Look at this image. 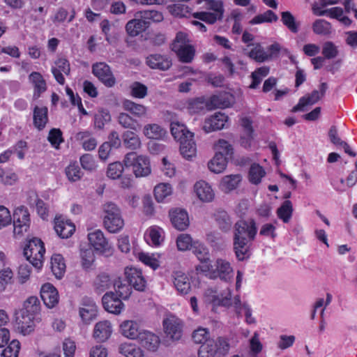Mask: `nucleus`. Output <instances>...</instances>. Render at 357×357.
Returning a JSON list of instances; mask_svg holds the SVG:
<instances>
[{"label": "nucleus", "mask_w": 357, "mask_h": 357, "mask_svg": "<svg viewBox=\"0 0 357 357\" xmlns=\"http://www.w3.org/2000/svg\"><path fill=\"white\" fill-rule=\"evenodd\" d=\"M257 233V228L253 219L249 222L239 220L234 225L233 249L239 261L249 257L251 242L255 238Z\"/></svg>", "instance_id": "f257e3e1"}, {"label": "nucleus", "mask_w": 357, "mask_h": 357, "mask_svg": "<svg viewBox=\"0 0 357 357\" xmlns=\"http://www.w3.org/2000/svg\"><path fill=\"white\" fill-rule=\"evenodd\" d=\"M171 133L175 140L180 144V153L182 156L190 160L196 155L197 146L194 140V133L178 121H173L170 125Z\"/></svg>", "instance_id": "f03ea898"}, {"label": "nucleus", "mask_w": 357, "mask_h": 357, "mask_svg": "<svg viewBox=\"0 0 357 357\" xmlns=\"http://www.w3.org/2000/svg\"><path fill=\"white\" fill-rule=\"evenodd\" d=\"M40 301L36 296H30L24 302L20 314L16 318L17 329L28 335L34 329L35 316L40 312Z\"/></svg>", "instance_id": "7ed1b4c3"}, {"label": "nucleus", "mask_w": 357, "mask_h": 357, "mask_svg": "<svg viewBox=\"0 0 357 357\" xmlns=\"http://www.w3.org/2000/svg\"><path fill=\"white\" fill-rule=\"evenodd\" d=\"M103 225L105 229L110 233H117L124 226L119 208L113 202H109L102 206Z\"/></svg>", "instance_id": "20e7f679"}, {"label": "nucleus", "mask_w": 357, "mask_h": 357, "mask_svg": "<svg viewBox=\"0 0 357 357\" xmlns=\"http://www.w3.org/2000/svg\"><path fill=\"white\" fill-rule=\"evenodd\" d=\"M45 252L43 241L38 238L30 239L24 248V255L29 264L40 269L43 266Z\"/></svg>", "instance_id": "39448f33"}, {"label": "nucleus", "mask_w": 357, "mask_h": 357, "mask_svg": "<svg viewBox=\"0 0 357 357\" xmlns=\"http://www.w3.org/2000/svg\"><path fill=\"white\" fill-rule=\"evenodd\" d=\"M123 163L126 167L132 168L136 177L146 176L151 173L150 161L146 155H137L135 152L128 153L124 158Z\"/></svg>", "instance_id": "423d86ee"}, {"label": "nucleus", "mask_w": 357, "mask_h": 357, "mask_svg": "<svg viewBox=\"0 0 357 357\" xmlns=\"http://www.w3.org/2000/svg\"><path fill=\"white\" fill-rule=\"evenodd\" d=\"M30 214L26 207L20 206L13 213V233L15 236H22L30 227Z\"/></svg>", "instance_id": "0eeeda50"}, {"label": "nucleus", "mask_w": 357, "mask_h": 357, "mask_svg": "<svg viewBox=\"0 0 357 357\" xmlns=\"http://www.w3.org/2000/svg\"><path fill=\"white\" fill-rule=\"evenodd\" d=\"M328 89L326 83L323 82L319 86V90H314L311 93L300 98L298 103L292 109L294 112L298 111H304L305 107L308 105H312L321 99Z\"/></svg>", "instance_id": "6e6552de"}, {"label": "nucleus", "mask_w": 357, "mask_h": 357, "mask_svg": "<svg viewBox=\"0 0 357 357\" xmlns=\"http://www.w3.org/2000/svg\"><path fill=\"white\" fill-rule=\"evenodd\" d=\"M88 239L91 245L98 252L103 255L112 253V246L105 237L100 229H96L88 234Z\"/></svg>", "instance_id": "1a4fd4ad"}, {"label": "nucleus", "mask_w": 357, "mask_h": 357, "mask_svg": "<svg viewBox=\"0 0 357 357\" xmlns=\"http://www.w3.org/2000/svg\"><path fill=\"white\" fill-rule=\"evenodd\" d=\"M213 266L212 279L219 278L226 282L231 280L234 276L233 268L228 261L218 258L214 261Z\"/></svg>", "instance_id": "9d476101"}, {"label": "nucleus", "mask_w": 357, "mask_h": 357, "mask_svg": "<svg viewBox=\"0 0 357 357\" xmlns=\"http://www.w3.org/2000/svg\"><path fill=\"white\" fill-rule=\"evenodd\" d=\"M164 331L173 340H178L183 334V322L178 317L170 315L163 320Z\"/></svg>", "instance_id": "9b49d317"}, {"label": "nucleus", "mask_w": 357, "mask_h": 357, "mask_svg": "<svg viewBox=\"0 0 357 357\" xmlns=\"http://www.w3.org/2000/svg\"><path fill=\"white\" fill-rule=\"evenodd\" d=\"M93 75L98 78L106 86L112 87L116 83L110 67L104 62L96 63L92 66Z\"/></svg>", "instance_id": "f8f14e48"}, {"label": "nucleus", "mask_w": 357, "mask_h": 357, "mask_svg": "<svg viewBox=\"0 0 357 357\" xmlns=\"http://www.w3.org/2000/svg\"><path fill=\"white\" fill-rule=\"evenodd\" d=\"M125 275L130 287L139 291H143L145 289L146 281L141 270L134 267H127L125 269Z\"/></svg>", "instance_id": "ddd939ff"}, {"label": "nucleus", "mask_w": 357, "mask_h": 357, "mask_svg": "<svg viewBox=\"0 0 357 357\" xmlns=\"http://www.w3.org/2000/svg\"><path fill=\"white\" fill-rule=\"evenodd\" d=\"M146 65L151 69L167 70L172 65L171 58L167 54H151L146 58Z\"/></svg>", "instance_id": "4468645a"}, {"label": "nucleus", "mask_w": 357, "mask_h": 357, "mask_svg": "<svg viewBox=\"0 0 357 357\" xmlns=\"http://www.w3.org/2000/svg\"><path fill=\"white\" fill-rule=\"evenodd\" d=\"M79 314L82 321L86 324H89L96 318L98 306L93 301L85 298L82 300Z\"/></svg>", "instance_id": "2eb2a0df"}, {"label": "nucleus", "mask_w": 357, "mask_h": 357, "mask_svg": "<svg viewBox=\"0 0 357 357\" xmlns=\"http://www.w3.org/2000/svg\"><path fill=\"white\" fill-rule=\"evenodd\" d=\"M136 340L143 347L151 351H156L160 343V338L157 335L146 330L141 331Z\"/></svg>", "instance_id": "dca6fc26"}, {"label": "nucleus", "mask_w": 357, "mask_h": 357, "mask_svg": "<svg viewBox=\"0 0 357 357\" xmlns=\"http://www.w3.org/2000/svg\"><path fill=\"white\" fill-rule=\"evenodd\" d=\"M228 121V116L224 113L217 112L205 120L203 129L206 132L218 130L224 128Z\"/></svg>", "instance_id": "f3484780"}, {"label": "nucleus", "mask_w": 357, "mask_h": 357, "mask_svg": "<svg viewBox=\"0 0 357 357\" xmlns=\"http://www.w3.org/2000/svg\"><path fill=\"white\" fill-rule=\"evenodd\" d=\"M121 299L114 292L106 293L102 298L103 307L110 313L119 314L124 306Z\"/></svg>", "instance_id": "a211bd4d"}, {"label": "nucleus", "mask_w": 357, "mask_h": 357, "mask_svg": "<svg viewBox=\"0 0 357 357\" xmlns=\"http://www.w3.org/2000/svg\"><path fill=\"white\" fill-rule=\"evenodd\" d=\"M52 73L56 82L59 84L63 85L65 84L63 74L68 76L70 73L69 61L65 58L58 59L54 63V66L52 68Z\"/></svg>", "instance_id": "6ab92c4d"}, {"label": "nucleus", "mask_w": 357, "mask_h": 357, "mask_svg": "<svg viewBox=\"0 0 357 357\" xmlns=\"http://www.w3.org/2000/svg\"><path fill=\"white\" fill-rule=\"evenodd\" d=\"M40 296L44 304L49 308L54 307L59 303L58 291L50 283H46L42 286Z\"/></svg>", "instance_id": "aec40b11"}, {"label": "nucleus", "mask_w": 357, "mask_h": 357, "mask_svg": "<svg viewBox=\"0 0 357 357\" xmlns=\"http://www.w3.org/2000/svg\"><path fill=\"white\" fill-rule=\"evenodd\" d=\"M169 218L172 225L178 230H185L189 226L188 213L181 208H174L169 211Z\"/></svg>", "instance_id": "412c9836"}, {"label": "nucleus", "mask_w": 357, "mask_h": 357, "mask_svg": "<svg viewBox=\"0 0 357 357\" xmlns=\"http://www.w3.org/2000/svg\"><path fill=\"white\" fill-rule=\"evenodd\" d=\"M241 126L243 129V134L241 137V144L245 148L250 147L254 139L252 121L249 117H243L241 119Z\"/></svg>", "instance_id": "4be33fe9"}, {"label": "nucleus", "mask_w": 357, "mask_h": 357, "mask_svg": "<svg viewBox=\"0 0 357 357\" xmlns=\"http://www.w3.org/2000/svg\"><path fill=\"white\" fill-rule=\"evenodd\" d=\"M149 26V21L142 17L135 18L127 22L126 29L129 36L134 37L146 31Z\"/></svg>", "instance_id": "5701e85b"}, {"label": "nucleus", "mask_w": 357, "mask_h": 357, "mask_svg": "<svg viewBox=\"0 0 357 357\" xmlns=\"http://www.w3.org/2000/svg\"><path fill=\"white\" fill-rule=\"evenodd\" d=\"M54 229L62 238H68L71 236L75 231L73 223L68 220H64L61 218H56L54 220Z\"/></svg>", "instance_id": "b1692460"}, {"label": "nucleus", "mask_w": 357, "mask_h": 357, "mask_svg": "<svg viewBox=\"0 0 357 357\" xmlns=\"http://www.w3.org/2000/svg\"><path fill=\"white\" fill-rule=\"evenodd\" d=\"M195 191L199 199L205 202H211L215 196L211 185L204 181H199L195 183Z\"/></svg>", "instance_id": "393cba45"}, {"label": "nucleus", "mask_w": 357, "mask_h": 357, "mask_svg": "<svg viewBox=\"0 0 357 357\" xmlns=\"http://www.w3.org/2000/svg\"><path fill=\"white\" fill-rule=\"evenodd\" d=\"M112 334V326L108 321L98 322L94 327L93 336L97 342L107 340Z\"/></svg>", "instance_id": "a878e982"}, {"label": "nucleus", "mask_w": 357, "mask_h": 357, "mask_svg": "<svg viewBox=\"0 0 357 357\" xmlns=\"http://www.w3.org/2000/svg\"><path fill=\"white\" fill-rule=\"evenodd\" d=\"M29 80L34 87L33 98L37 99L40 96L42 93L46 91V82L42 75L38 72H32L29 75Z\"/></svg>", "instance_id": "bb28decb"}, {"label": "nucleus", "mask_w": 357, "mask_h": 357, "mask_svg": "<svg viewBox=\"0 0 357 357\" xmlns=\"http://www.w3.org/2000/svg\"><path fill=\"white\" fill-rule=\"evenodd\" d=\"M48 109L46 107L36 106L33 109V125L39 130H42L48 122Z\"/></svg>", "instance_id": "cd10ccee"}, {"label": "nucleus", "mask_w": 357, "mask_h": 357, "mask_svg": "<svg viewBox=\"0 0 357 357\" xmlns=\"http://www.w3.org/2000/svg\"><path fill=\"white\" fill-rule=\"evenodd\" d=\"M121 139L125 148L132 151L139 149L142 144L138 135L131 130L125 131L121 135Z\"/></svg>", "instance_id": "c85d7f7f"}, {"label": "nucleus", "mask_w": 357, "mask_h": 357, "mask_svg": "<svg viewBox=\"0 0 357 357\" xmlns=\"http://www.w3.org/2000/svg\"><path fill=\"white\" fill-rule=\"evenodd\" d=\"M328 137L332 144L337 147H342L349 155L351 157L356 155V153L351 150L349 144L339 137L336 126H333L331 127L328 131Z\"/></svg>", "instance_id": "c756f323"}, {"label": "nucleus", "mask_w": 357, "mask_h": 357, "mask_svg": "<svg viewBox=\"0 0 357 357\" xmlns=\"http://www.w3.org/2000/svg\"><path fill=\"white\" fill-rule=\"evenodd\" d=\"M174 284L177 291L183 294H186L190 289V282L188 277L181 271L174 273Z\"/></svg>", "instance_id": "7c9ffc66"}, {"label": "nucleus", "mask_w": 357, "mask_h": 357, "mask_svg": "<svg viewBox=\"0 0 357 357\" xmlns=\"http://www.w3.org/2000/svg\"><path fill=\"white\" fill-rule=\"evenodd\" d=\"M121 334L131 340H136L139 335V326L136 321L126 320L120 325Z\"/></svg>", "instance_id": "2f4dec72"}, {"label": "nucleus", "mask_w": 357, "mask_h": 357, "mask_svg": "<svg viewBox=\"0 0 357 357\" xmlns=\"http://www.w3.org/2000/svg\"><path fill=\"white\" fill-rule=\"evenodd\" d=\"M64 258L59 254H54L51 258V269L57 278H61L66 272Z\"/></svg>", "instance_id": "473e14b6"}, {"label": "nucleus", "mask_w": 357, "mask_h": 357, "mask_svg": "<svg viewBox=\"0 0 357 357\" xmlns=\"http://www.w3.org/2000/svg\"><path fill=\"white\" fill-rule=\"evenodd\" d=\"M214 216L215 220L220 230L227 232L231 229L233 222L231 217L225 211H218Z\"/></svg>", "instance_id": "72a5a7b5"}, {"label": "nucleus", "mask_w": 357, "mask_h": 357, "mask_svg": "<svg viewBox=\"0 0 357 357\" xmlns=\"http://www.w3.org/2000/svg\"><path fill=\"white\" fill-rule=\"evenodd\" d=\"M227 158L222 153H216L208 163V169L216 174L221 173L227 166Z\"/></svg>", "instance_id": "f704fd0d"}, {"label": "nucleus", "mask_w": 357, "mask_h": 357, "mask_svg": "<svg viewBox=\"0 0 357 357\" xmlns=\"http://www.w3.org/2000/svg\"><path fill=\"white\" fill-rule=\"evenodd\" d=\"M242 177L240 174H230L225 176L220 182L221 189L227 192L236 189L241 181Z\"/></svg>", "instance_id": "c9c22d12"}, {"label": "nucleus", "mask_w": 357, "mask_h": 357, "mask_svg": "<svg viewBox=\"0 0 357 357\" xmlns=\"http://www.w3.org/2000/svg\"><path fill=\"white\" fill-rule=\"evenodd\" d=\"M166 133V130L156 123L147 124L144 128V134L149 139H161Z\"/></svg>", "instance_id": "e433bc0d"}, {"label": "nucleus", "mask_w": 357, "mask_h": 357, "mask_svg": "<svg viewBox=\"0 0 357 357\" xmlns=\"http://www.w3.org/2000/svg\"><path fill=\"white\" fill-rule=\"evenodd\" d=\"M227 291V294L225 296V297L222 298H215L213 301L216 304H219L223 306L234 305L236 308L237 314H240L241 310H243V304H241L239 296H235L234 300L231 301L230 290L228 289Z\"/></svg>", "instance_id": "4c0bfd02"}, {"label": "nucleus", "mask_w": 357, "mask_h": 357, "mask_svg": "<svg viewBox=\"0 0 357 357\" xmlns=\"http://www.w3.org/2000/svg\"><path fill=\"white\" fill-rule=\"evenodd\" d=\"M250 45H252L253 47L248 53H245L250 59L258 63L268 61L267 52L259 43L248 45V47Z\"/></svg>", "instance_id": "58836bf2"}, {"label": "nucleus", "mask_w": 357, "mask_h": 357, "mask_svg": "<svg viewBox=\"0 0 357 357\" xmlns=\"http://www.w3.org/2000/svg\"><path fill=\"white\" fill-rule=\"evenodd\" d=\"M313 32L317 35L328 36L332 33L331 24L324 19L316 20L312 26Z\"/></svg>", "instance_id": "ea45409f"}, {"label": "nucleus", "mask_w": 357, "mask_h": 357, "mask_svg": "<svg viewBox=\"0 0 357 357\" xmlns=\"http://www.w3.org/2000/svg\"><path fill=\"white\" fill-rule=\"evenodd\" d=\"M119 352L126 357H143L144 352L135 344L123 343L119 346Z\"/></svg>", "instance_id": "a19ab883"}, {"label": "nucleus", "mask_w": 357, "mask_h": 357, "mask_svg": "<svg viewBox=\"0 0 357 357\" xmlns=\"http://www.w3.org/2000/svg\"><path fill=\"white\" fill-rule=\"evenodd\" d=\"M231 96L228 93H220L213 96L210 99V106L217 108L229 107L231 105Z\"/></svg>", "instance_id": "79ce46f5"}, {"label": "nucleus", "mask_w": 357, "mask_h": 357, "mask_svg": "<svg viewBox=\"0 0 357 357\" xmlns=\"http://www.w3.org/2000/svg\"><path fill=\"white\" fill-rule=\"evenodd\" d=\"M123 108L132 115L142 117L146 114V107L142 105L137 104L131 100H126L123 102Z\"/></svg>", "instance_id": "37998d69"}, {"label": "nucleus", "mask_w": 357, "mask_h": 357, "mask_svg": "<svg viewBox=\"0 0 357 357\" xmlns=\"http://www.w3.org/2000/svg\"><path fill=\"white\" fill-rule=\"evenodd\" d=\"M278 221L263 224L259 230V236L275 241L278 236L276 225Z\"/></svg>", "instance_id": "c03bdc74"}, {"label": "nucleus", "mask_w": 357, "mask_h": 357, "mask_svg": "<svg viewBox=\"0 0 357 357\" xmlns=\"http://www.w3.org/2000/svg\"><path fill=\"white\" fill-rule=\"evenodd\" d=\"M281 21L291 32L296 33L298 31L300 23L296 21L295 17L289 11L281 13Z\"/></svg>", "instance_id": "a18cd8bd"}, {"label": "nucleus", "mask_w": 357, "mask_h": 357, "mask_svg": "<svg viewBox=\"0 0 357 357\" xmlns=\"http://www.w3.org/2000/svg\"><path fill=\"white\" fill-rule=\"evenodd\" d=\"M292 204L289 200L284 201L277 210L278 217L284 223L289 222L292 216Z\"/></svg>", "instance_id": "49530a36"}, {"label": "nucleus", "mask_w": 357, "mask_h": 357, "mask_svg": "<svg viewBox=\"0 0 357 357\" xmlns=\"http://www.w3.org/2000/svg\"><path fill=\"white\" fill-rule=\"evenodd\" d=\"M188 106V113L194 114L204 111L208 105L203 98H196L189 99Z\"/></svg>", "instance_id": "de8ad7c7"}, {"label": "nucleus", "mask_w": 357, "mask_h": 357, "mask_svg": "<svg viewBox=\"0 0 357 357\" xmlns=\"http://www.w3.org/2000/svg\"><path fill=\"white\" fill-rule=\"evenodd\" d=\"M178 60L185 63H191L195 55V50L194 47L190 45L184 48L179 50V51L175 52Z\"/></svg>", "instance_id": "09e8293b"}, {"label": "nucleus", "mask_w": 357, "mask_h": 357, "mask_svg": "<svg viewBox=\"0 0 357 357\" xmlns=\"http://www.w3.org/2000/svg\"><path fill=\"white\" fill-rule=\"evenodd\" d=\"M218 354V347L214 340H208L199 348V357H214Z\"/></svg>", "instance_id": "8fccbe9b"}, {"label": "nucleus", "mask_w": 357, "mask_h": 357, "mask_svg": "<svg viewBox=\"0 0 357 357\" xmlns=\"http://www.w3.org/2000/svg\"><path fill=\"white\" fill-rule=\"evenodd\" d=\"M266 172L263 167L258 164L254 163L251 165L249 171V181L253 184H259L261 178L264 177Z\"/></svg>", "instance_id": "3c124183"}, {"label": "nucleus", "mask_w": 357, "mask_h": 357, "mask_svg": "<svg viewBox=\"0 0 357 357\" xmlns=\"http://www.w3.org/2000/svg\"><path fill=\"white\" fill-rule=\"evenodd\" d=\"M111 284L109 276L106 273H100L97 275L93 282L96 291L100 294L107 289Z\"/></svg>", "instance_id": "603ef678"}, {"label": "nucleus", "mask_w": 357, "mask_h": 357, "mask_svg": "<svg viewBox=\"0 0 357 357\" xmlns=\"http://www.w3.org/2000/svg\"><path fill=\"white\" fill-rule=\"evenodd\" d=\"M115 294L122 299H127L131 294V287L121 280H116L114 283Z\"/></svg>", "instance_id": "864d4df0"}, {"label": "nucleus", "mask_w": 357, "mask_h": 357, "mask_svg": "<svg viewBox=\"0 0 357 357\" xmlns=\"http://www.w3.org/2000/svg\"><path fill=\"white\" fill-rule=\"evenodd\" d=\"M319 8L316 6H312V11L315 15L325 16L328 15L331 18L339 20L343 15V9L340 7H333L329 9L323 10V11L318 12Z\"/></svg>", "instance_id": "5fc2aeb1"}, {"label": "nucleus", "mask_w": 357, "mask_h": 357, "mask_svg": "<svg viewBox=\"0 0 357 357\" xmlns=\"http://www.w3.org/2000/svg\"><path fill=\"white\" fill-rule=\"evenodd\" d=\"M172 188L169 183H160L154 188V195L158 202H162L167 196L170 195Z\"/></svg>", "instance_id": "6e6d98bb"}, {"label": "nucleus", "mask_w": 357, "mask_h": 357, "mask_svg": "<svg viewBox=\"0 0 357 357\" xmlns=\"http://www.w3.org/2000/svg\"><path fill=\"white\" fill-rule=\"evenodd\" d=\"M189 45H190V44L189 43L188 35L180 31L176 33V37L172 43L171 50L175 52Z\"/></svg>", "instance_id": "4d7b16f0"}, {"label": "nucleus", "mask_w": 357, "mask_h": 357, "mask_svg": "<svg viewBox=\"0 0 357 357\" xmlns=\"http://www.w3.org/2000/svg\"><path fill=\"white\" fill-rule=\"evenodd\" d=\"M192 252L201 262L209 260V252L206 247L199 241H195L192 248Z\"/></svg>", "instance_id": "13d9d810"}, {"label": "nucleus", "mask_w": 357, "mask_h": 357, "mask_svg": "<svg viewBox=\"0 0 357 357\" xmlns=\"http://www.w3.org/2000/svg\"><path fill=\"white\" fill-rule=\"evenodd\" d=\"M110 120L109 112L106 109H100L94 115V126L98 129H102Z\"/></svg>", "instance_id": "bf43d9fd"}, {"label": "nucleus", "mask_w": 357, "mask_h": 357, "mask_svg": "<svg viewBox=\"0 0 357 357\" xmlns=\"http://www.w3.org/2000/svg\"><path fill=\"white\" fill-rule=\"evenodd\" d=\"M65 172L67 178L72 182H75L80 180L83 176L82 172L76 162L70 164L66 168Z\"/></svg>", "instance_id": "052dcab7"}, {"label": "nucleus", "mask_w": 357, "mask_h": 357, "mask_svg": "<svg viewBox=\"0 0 357 357\" xmlns=\"http://www.w3.org/2000/svg\"><path fill=\"white\" fill-rule=\"evenodd\" d=\"M194 242L190 235L188 234H180L176 238V245L178 250L181 251H185L190 248L192 249Z\"/></svg>", "instance_id": "680f3d73"}, {"label": "nucleus", "mask_w": 357, "mask_h": 357, "mask_svg": "<svg viewBox=\"0 0 357 357\" xmlns=\"http://www.w3.org/2000/svg\"><path fill=\"white\" fill-rule=\"evenodd\" d=\"M278 20V16L271 10H266L263 14L255 16L250 23L252 24H260L263 22H276Z\"/></svg>", "instance_id": "e2e57ef3"}, {"label": "nucleus", "mask_w": 357, "mask_h": 357, "mask_svg": "<svg viewBox=\"0 0 357 357\" xmlns=\"http://www.w3.org/2000/svg\"><path fill=\"white\" fill-rule=\"evenodd\" d=\"M123 172V165L120 162L110 163L107 169V176L112 179L119 178Z\"/></svg>", "instance_id": "0e129e2a"}, {"label": "nucleus", "mask_w": 357, "mask_h": 357, "mask_svg": "<svg viewBox=\"0 0 357 357\" xmlns=\"http://www.w3.org/2000/svg\"><path fill=\"white\" fill-rule=\"evenodd\" d=\"M47 140L55 149H59L60 144L63 142V134L60 129L52 128L50 130Z\"/></svg>", "instance_id": "69168bd1"}, {"label": "nucleus", "mask_w": 357, "mask_h": 357, "mask_svg": "<svg viewBox=\"0 0 357 357\" xmlns=\"http://www.w3.org/2000/svg\"><path fill=\"white\" fill-rule=\"evenodd\" d=\"M321 53L324 59H331L335 58L339 52L337 46L333 43L327 41L323 45Z\"/></svg>", "instance_id": "338daca9"}, {"label": "nucleus", "mask_w": 357, "mask_h": 357, "mask_svg": "<svg viewBox=\"0 0 357 357\" xmlns=\"http://www.w3.org/2000/svg\"><path fill=\"white\" fill-rule=\"evenodd\" d=\"M20 349V343L17 340H13L9 345L3 350L2 357H17Z\"/></svg>", "instance_id": "774afa93"}]
</instances>
